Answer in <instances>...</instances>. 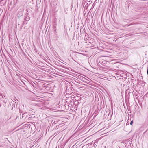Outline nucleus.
Listing matches in <instances>:
<instances>
[{"instance_id": "7", "label": "nucleus", "mask_w": 148, "mask_h": 148, "mask_svg": "<svg viewBox=\"0 0 148 148\" xmlns=\"http://www.w3.org/2000/svg\"><path fill=\"white\" fill-rule=\"evenodd\" d=\"M82 148H83V147H82Z\"/></svg>"}, {"instance_id": "3", "label": "nucleus", "mask_w": 148, "mask_h": 148, "mask_svg": "<svg viewBox=\"0 0 148 148\" xmlns=\"http://www.w3.org/2000/svg\"><path fill=\"white\" fill-rule=\"evenodd\" d=\"M133 123V121L132 120L131 121V122L130 123V124L131 125H132Z\"/></svg>"}, {"instance_id": "2", "label": "nucleus", "mask_w": 148, "mask_h": 148, "mask_svg": "<svg viewBox=\"0 0 148 148\" xmlns=\"http://www.w3.org/2000/svg\"><path fill=\"white\" fill-rule=\"evenodd\" d=\"M57 23H55L54 24L53 26V28L54 29H56L57 27Z\"/></svg>"}, {"instance_id": "4", "label": "nucleus", "mask_w": 148, "mask_h": 148, "mask_svg": "<svg viewBox=\"0 0 148 148\" xmlns=\"http://www.w3.org/2000/svg\"><path fill=\"white\" fill-rule=\"evenodd\" d=\"M147 74L148 75V67H147Z\"/></svg>"}, {"instance_id": "5", "label": "nucleus", "mask_w": 148, "mask_h": 148, "mask_svg": "<svg viewBox=\"0 0 148 148\" xmlns=\"http://www.w3.org/2000/svg\"><path fill=\"white\" fill-rule=\"evenodd\" d=\"M127 25V26H130V25H131V24H129V25Z\"/></svg>"}, {"instance_id": "1", "label": "nucleus", "mask_w": 148, "mask_h": 148, "mask_svg": "<svg viewBox=\"0 0 148 148\" xmlns=\"http://www.w3.org/2000/svg\"><path fill=\"white\" fill-rule=\"evenodd\" d=\"M27 115H29V113L26 112L23 114L22 118L23 119L24 118H26L27 117Z\"/></svg>"}, {"instance_id": "6", "label": "nucleus", "mask_w": 148, "mask_h": 148, "mask_svg": "<svg viewBox=\"0 0 148 148\" xmlns=\"http://www.w3.org/2000/svg\"><path fill=\"white\" fill-rule=\"evenodd\" d=\"M2 98H3V96H2Z\"/></svg>"}]
</instances>
